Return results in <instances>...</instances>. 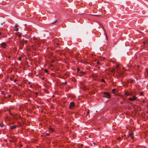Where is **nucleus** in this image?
Listing matches in <instances>:
<instances>
[{
    "mask_svg": "<svg viewBox=\"0 0 148 148\" xmlns=\"http://www.w3.org/2000/svg\"><path fill=\"white\" fill-rule=\"evenodd\" d=\"M91 15H92V16H98V15H93V14H91Z\"/></svg>",
    "mask_w": 148,
    "mask_h": 148,
    "instance_id": "obj_35",
    "label": "nucleus"
},
{
    "mask_svg": "<svg viewBox=\"0 0 148 148\" xmlns=\"http://www.w3.org/2000/svg\"><path fill=\"white\" fill-rule=\"evenodd\" d=\"M61 78L63 79H64V78Z\"/></svg>",
    "mask_w": 148,
    "mask_h": 148,
    "instance_id": "obj_50",
    "label": "nucleus"
},
{
    "mask_svg": "<svg viewBox=\"0 0 148 148\" xmlns=\"http://www.w3.org/2000/svg\"><path fill=\"white\" fill-rule=\"evenodd\" d=\"M137 99V97L136 96H133V97L132 98H128V100L131 101H133L134 100H136Z\"/></svg>",
    "mask_w": 148,
    "mask_h": 148,
    "instance_id": "obj_3",
    "label": "nucleus"
},
{
    "mask_svg": "<svg viewBox=\"0 0 148 148\" xmlns=\"http://www.w3.org/2000/svg\"><path fill=\"white\" fill-rule=\"evenodd\" d=\"M21 147H22L23 146L22 145H21Z\"/></svg>",
    "mask_w": 148,
    "mask_h": 148,
    "instance_id": "obj_48",
    "label": "nucleus"
},
{
    "mask_svg": "<svg viewBox=\"0 0 148 148\" xmlns=\"http://www.w3.org/2000/svg\"><path fill=\"white\" fill-rule=\"evenodd\" d=\"M143 103H145V101H144V100H143Z\"/></svg>",
    "mask_w": 148,
    "mask_h": 148,
    "instance_id": "obj_40",
    "label": "nucleus"
},
{
    "mask_svg": "<svg viewBox=\"0 0 148 148\" xmlns=\"http://www.w3.org/2000/svg\"><path fill=\"white\" fill-rule=\"evenodd\" d=\"M117 77H121L123 76V74L121 72H118V75H117Z\"/></svg>",
    "mask_w": 148,
    "mask_h": 148,
    "instance_id": "obj_7",
    "label": "nucleus"
},
{
    "mask_svg": "<svg viewBox=\"0 0 148 148\" xmlns=\"http://www.w3.org/2000/svg\"><path fill=\"white\" fill-rule=\"evenodd\" d=\"M116 90L115 88H114L112 90V92L113 93L115 94V93Z\"/></svg>",
    "mask_w": 148,
    "mask_h": 148,
    "instance_id": "obj_13",
    "label": "nucleus"
},
{
    "mask_svg": "<svg viewBox=\"0 0 148 148\" xmlns=\"http://www.w3.org/2000/svg\"><path fill=\"white\" fill-rule=\"evenodd\" d=\"M54 96L53 95V97H54Z\"/></svg>",
    "mask_w": 148,
    "mask_h": 148,
    "instance_id": "obj_53",
    "label": "nucleus"
},
{
    "mask_svg": "<svg viewBox=\"0 0 148 148\" xmlns=\"http://www.w3.org/2000/svg\"><path fill=\"white\" fill-rule=\"evenodd\" d=\"M104 95L103 97L107 98V99L110 98L111 97V95L108 92H104L103 93Z\"/></svg>",
    "mask_w": 148,
    "mask_h": 148,
    "instance_id": "obj_1",
    "label": "nucleus"
},
{
    "mask_svg": "<svg viewBox=\"0 0 148 148\" xmlns=\"http://www.w3.org/2000/svg\"><path fill=\"white\" fill-rule=\"evenodd\" d=\"M0 45H1V47L3 48H5L7 45L6 43L5 42H2L1 44Z\"/></svg>",
    "mask_w": 148,
    "mask_h": 148,
    "instance_id": "obj_5",
    "label": "nucleus"
},
{
    "mask_svg": "<svg viewBox=\"0 0 148 148\" xmlns=\"http://www.w3.org/2000/svg\"><path fill=\"white\" fill-rule=\"evenodd\" d=\"M97 64H99V61H97Z\"/></svg>",
    "mask_w": 148,
    "mask_h": 148,
    "instance_id": "obj_38",
    "label": "nucleus"
},
{
    "mask_svg": "<svg viewBox=\"0 0 148 148\" xmlns=\"http://www.w3.org/2000/svg\"><path fill=\"white\" fill-rule=\"evenodd\" d=\"M140 96H143V92H141L140 93Z\"/></svg>",
    "mask_w": 148,
    "mask_h": 148,
    "instance_id": "obj_21",
    "label": "nucleus"
},
{
    "mask_svg": "<svg viewBox=\"0 0 148 148\" xmlns=\"http://www.w3.org/2000/svg\"><path fill=\"white\" fill-rule=\"evenodd\" d=\"M16 81H17V80L16 79H15L14 80V82H16Z\"/></svg>",
    "mask_w": 148,
    "mask_h": 148,
    "instance_id": "obj_32",
    "label": "nucleus"
},
{
    "mask_svg": "<svg viewBox=\"0 0 148 148\" xmlns=\"http://www.w3.org/2000/svg\"><path fill=\"white\" fill-rule=\"evenodd\" d=\"M33 40H36V38L35 37H34Z\"/></svg>",
    "mask_w": 148,
    "mask_h": 148,
    "instance_id": "obj_28",
    "label": "nucleus"
},
{
    "mask_svg": "<svg viewBox=\"0 0 148 148\" xmlns=\"http://www.w3.org/2000/svg\"><path fill=\"white\" fill-rule=\"evenodd\" d=\"M38 76V75H36V76Z\"/></svg>",
    "mask_w": 148,
    "mask_h": 148,
    "instance_id": "obj_51",
    "label": "nucleus"
},
{
    "mask_svg": "<svg viewBox=\"0 0 148 148\" xmlns=\"http://www.w3.org/2000/svg\"><path fill=\"white\" fill-rule=\"evenodd\" d=\"M18 36L19 37H20L21 36V34H18Z\"/></svg>",
    "mask_w": 148,
    "mask_h": 148,
    "instance_id": "obj_24",
    "label": "nucleus"
},
{
    "mask_svg": "<svg viewBox=\"0 0 148 148\" xmlns=\"http://www.w3.org/2000/svg\"><path fill=\"white\" fill-rule=\"evenodd\" d=\"M37 43L38 44L39 46L40 43L39 42H38Z\"/></svg>",
    "mask_w": 148,
    "mask_h": 148,
    "instance_id": "obj_42",
    "label": "nucleus"
},
{
    "mask_svg": "<svg viewBox=\"0 0 148 148\" xmlns=\"http://www.w3.org/2000/svg\"><path fill=\"white\" fill-rule=\"evenodd\" d=\"M49 132L50 133H52L54 131V130L53 128H50L49 129Z\"/></svg>",
    "mask_w": 148,
    "mask_h": 148,
    "instance_id": "obj_8",
    "label": "nucleus"
},
{
    "mask_svg": "<svg viewBox=\"0 0 148 148\" xmlns=\"http://www.w3.org/2000/svg\"><path fill=\"white\" fill-rule=\"evenodd\" d=\"M50 135V134L49 133H46V136H49Z\"/></svg>",
    "mask_w": 148,
    "mask_h": 148,
    "instance_id": "obj_26",
    "label": "nucleus"
},
{
    "mask_svg": "<svg viewBox=\"0 0 148 148\" xmlns=\"http://www.w3.org/2000/svg\"><path fill=\"white\" fill-rule=\"evenodd\" d=\"M80 73H82V75H85L86 74V73L85 72H83L82 71H80Z\"/></svg>",
    "mask_w": 148,
    "mask_h": 148,
    "instance_id": "obj_14",
    "label": "nucleus"
},
{
    "mask_svg": "<svg viewBox=\"0 0 148 148\" xmlns=\"http://www.w3.org/2000/svg\"><path fill=\"white\" fill-rule=\"evenodd\" d=\"M18 25H16L15 26V28H16V27H18Z\"/></svg>",
    "mask_w": 148,
    "mask_h": 148,
    "instance_id": "obj_37",
    "label": "nucleus"
},
{
    "mask_svg": "<svg viewBox=\"0 0 148 148\" xmlns=\"http://www.w3.org/2000/svg\"><path fill=\"white\" fill-rule=\"evenodd\" d=\"M75 106V103L74 102H72L70 103L69 108L70 109H72V108Z\"/></svg>",
    "mask_w": 148,
    "mask_h": 148,
    "instance_id": "obj_2",
    "label": "nucleus"
},
{
    "mask_svg": "<svg viewBox=\"0 0 148 148\" xmlns=\"http://www.w3.org/2000/svg\"><path fill=\"white\" fill-rule=\"evenodd\" d=\"M89 111H88L87 112V114H89Z\"/></svg>",
    "mask_w": 148,
    "mask_h": 148,
    "instance_id": "obj_33",
    "label": "nucleus"
},
{
    "mask_svg": "<svg viewBox=\"0 0 148 148\" xmlns=\"http://www.w3.org/2000/svg\"><path fill=\"white\" fill-rule=\"evenodd\" d=\"M18 60H19V61L21 60H22L21 58L20 57H19L18 58Z\"/></svg>",
    "mask_w": 148,
    "mask_h": 148,
    "instance_id": "obj_23",
    "label": "nucleus"
},
{
    "mask_svg": "<svg viewBox=\"0 0 148 148\" xmlns=\"http://www.w3.org/2000/svg\"><path fill=\"white\" fill-rule=\"evenodd\" d=\"M1 32L0 31V36H1Z\"/></svg>",
    "mask_w": 148,
    "mask_h": 148,
    "instance_id": "obj_44",
    "label": "nucleus"
},
{
    "mask_svg": "<svg viewBox=\"0 0 148 148\" xmlns=\"http://www.w3.org/2000/svg\"><path fill=\"white\" fill-rule=\"evenodd\" d=\"M146 73L148 75V71L146 72Z\"/></svg>",
    "mask_w": 148,
    "mask_h": 148,
    "instance_id": "obj_43",
    "label": "nucleus"
},
{
    "mask_svg": "<svg viewBox=\"0 0 148 148\" xmlns=\"http://www.w3.org/2000/svg\"><path fill=\"white\" fill-rule=\"evenodd\" d=\"M31 82H28V84H31Z\"/></svg>",
    "mask_w": 148,
    "mask_h": 148,
    "instance_id": "obj_39",
    "label": "nucleus"
},
{
    "mask_svg": "<svg viewBox=\"0 0 148 148\" xmlns=\"http://www.w3.org/2000/svg\"><path fill=\"white\" fill-rule=\"evenodd\" d=\"M79 54L78 53H76L75 57L76 58H77L78 57Z\"/></svg>",
    "mask_w": 148,
    "mask_h": 148,
    "instance_id": "obj_16",
    "label": "nucleus"
},
{
    "mask_svg": "<svg viewBox=\"0 0 148 148\" xmlns=\"http://www.w3.org/2000/svg\"><path fill=\"white\" fill-rule=\"evenodd\" d=\"M35 94H36V95H37L38 94V92H35Z\"/></svg>",
    "mask_w": 148,
    "mask_h": 148,
    "instance_id": "obj_29",
    "label": "nucleus"
},
{
    "mask_svg": "<svg viewBox=\"0 0 148 148\" xmlns=\"http://www.w3.org/2000/svg\"><path fill=\"white\" fill-rule=\"evenodd\" d=\"M4 140V141H5V142H7V140H6V139H4V140Z\"/></svg>",
    "mask_w": 148,
    "mask_h": 148,
    "instance_id": "obj_30",
    "label": "nucleus"
},
{
    "mask_svg": "<svg viewBox=\"0 0 148 148\" xmlns=\"http://www.w3.org/2000/svg\"><path fill=\"white\" fill-rule=\"evenodd\" d=\"M20 119H21L22 118V117L21 116H20Z\"/></svg>",
    "mask_w": 148,
    "mask_h": 148,
    "instance_id": "obj_49",
    "label": "nucleus"
},
{
    "mask_svg": "<svg viewBox=\"0 0 148 148\" xmlns=\"http://www.w3.org/2000/svg\"><path fill=\"white\" fill-rule=\"evenodd\" d=\"M8 58L9 59H10V58H11V57L10 56H8Z\"/></svg>",
    "mask_w": 148,
    "mask_h": 148,
    "instance_id": "obj_34",
    "label": "nucleus"
},
{
    "mask_svg": "<svg viewBox=\"0 0 148 148\" xmlns=\"http://www.w3.org/2000/svg\"><path fill=\"white\" fill-rule=\"evenodd\" d=\"M128 137H130L132 139H134V135L133 133L131 132L127 136Z\"/></svg>",
    "mask_w": 148,
    "mask_h": 148,
    "instance_id": "obj_4",
    "label": "nucleus"
},
{
    "mask_svg": "<svg viewBox=\"0 0 148 148\" xmlns=\"http://www.w3.org/2000/svg\"><path fill=\"white\" fill-rule=\"evenodd\" d=\"M32 47H34L33 45H32Z\"/></svg>",
    "mask_w": 148,
    "mask_h": 148,
    "instance_id": "obj_52",
    "label": "nucleus"
},
{
    "mask_svg": "<svg viewBox=\"0 0 148 148\" xmlns=\"http://www.w3.org/2000/svg\"><path fill=\"white\" fill-rule=\"evenodd\" d=\"M135 80H133V79H130V80H129V82L131 83H132V84H133V83H134L135 82Z\"/></svg>",
    "mask_w": 148,
    "mask_h": 148,
    "instance_id": "obj_9",
    "label": "nucleus"
},
{
    "mask_svg": "<svg viewBox=\"0 0 148 148\" xmlns=\"http://www.w3.org/2000/svg\"><path fill=\"white\" fill-rule=\"evenodd\" d=\"M77 71L78 72H79V71H80V70H79V68H77Z\"/></svg>",
    "mask_w": 148,
    "mask_h": 148,
    "instance_id": "obj_27",
    "label": "nucleus"
},
{
    "mask_svg": "<svg viewBox=\"0 0 148 148\" xmlns=\"http://www.w3.org/2000/svg\"><path fill=\"white\" fill-rule=\"evenodd\" d=\"M33 50H35V49L34 48H33Z\"/></svg>",
    "mask_w": 148,
    "mask_h": 148,
    "instance_id": "obj_45",
    "label": "nucleus"
},
{
    "mask_svg": "<svg viewBox=\"0 0 148 148\" xmlns=\"http://www.w3.org/2000/svg\"><path fill=\"white\" fill-rule=\"evenodd\" d=\"M62 84H65V85H66L67 84V82H63Z\"/></svg>",
    "mask_w": 148,
    "mask_h": 148,
    "instance_id": "obj_25",
    "label": "nucleus"
},
{
    "mask_svg": "<svg viewBox=\"0 0 148 148\" xmlns=\"http://www.w3.org/2000/svg\"><path fill=\"white\" fill-rule=\"evenodd\" d=\"M44 71L45 73H48V70H47L46 69H45L44 70Z\"/></svg>",
    "mask_w": 148,
    "mask_h": 148,
    "instance_id": "obj_15",
    "label": "nucleus"
},
{
    "mask_svg": "<svg viewBox=\"0 0 148 148\" xmlns=\"http://www.w3.org/2000/svg\"><path fill=\"white\" fill-rule=\"evenodd\" d=\"M8 111L9 112V113L11 115H13V114H12V113L10 112V110H8Z\"/></svg>",
    "mask_w": 148,
    "mask_h": 148,
    "instance_id": "obj_18",
    "label": "nucleus"
},
{
    "mask_svg": "<svg viewBox=\"0 0 148 148\" xmlns=\"http://www.w3.org/2000/svg\"><path fill=\"white\" fill-rule=\"evenodd\" d=\"M14 30L16 31H18V29L17 27L15 28L14 29Z\"/></svg>",
    "mask_w": 148,
    "mask_h": 148,
    "instance_id": "obj_19",
    "label": "nucleus"
},
{
    "mask_svg": "<svg viewBox=\"0 0 148 148\" xmlns=\"http://www.w3.org/2000/svg\"><path fill=\"white\" fill-rule=\"evenodd\" d=\"M4 124H3V123H2V124H1L0 125V126H1V127H3V126H4Z\"/></svg>",
    "mask_w": 148,
    "mask_h": 148,
    "instance_id": "obj_17",
    "label": "nucleus"
},
{
    "mask_svg": "<svg viewBox=\"0 0 148 148\" xmlns=\"http://www.w3.org/2000/svg\"><path fill=\"white\" fill-rule=\"evenodd\" d=\"M101 82H103L104 83H105L106 82H105V80L104 79H101Z\"/></svg>",
    "mask_w": 148,
    "mask_h": 148,
    "instance_id": "obj_20",
    "label": "nucleus"
},
{
    "mask_svg": "<svg viewBox=\"0 0 148 148\" xmlns=\"http://www.w3.org/2000/svg\"><path fill=\"white\" fill-rule=\"evenodd\" d=\"M18 126L17 125H15L13 126H12L11 127L10 129L11 130H13L16 128L17 127H18Z\"/></svg>",
    "mask_w": 148,
    "mask_h": 148,
    "instance_id": "obj_6",
    "label": "nucleus"
},
{
    "mask_svg": "<svg viewBox=\"0 0 148 148\" xmlns=\"http://www.w3.org/2000/svg\"><path fill=\"white\" fill-rule=\"evenodd\" d=\"M4 23H4V22H3V23H2L1 24V25H3V24H4Z\"/></svg>",
    "mask_w": 148,
    "mask_h": 148,
    "instance_id": "obj_41",
    "label": "nucleus"
},
{
    "mask_svg": "<svg viewBox=\"0 0 148 148\" xmlns=\"http://www.w3.org/2000/svg\"><path fill=\"white\" fill-rule=\"evenodd\" d=\"M57 21V20H56L55 21H54V22H53L52 23H51L52 24H55V23H56Z\"/></svg>",
    "mask_w": 148,
    "mask_h": 148,
    "instance_id": "obj_22",
    "label": "nucleus"
},
{
    "mask_svg": "<svg viewBox=\"0 0 148 148\" xmlns=\"http://www.w3.org/2000/svg\"><path fill=\"white\" fill-rule=\"evenodd\" d=\"M23 43H25V44H26L27 43V40L23 39Z\"/></svg>",
    "mask_w": 148,
    "mask_h": 148,
    "instance_id": "obj_11",
    "label": "nucleus"
},
{
    "mask_svg": "<svg viewBox=\"0 0 148 148\" xmlns=\"http://www.w3.org/2000/svg\"><path fill=\"white\" fill-rule=\"evenodd\" d=\"M137 56H136V59H137Z\"/></svg>",
    "mask_w": 148,
    "mask_h": 148,
    "instance_id": "obj_46",
    "label": "nucleus"
},
{
    "mask_svg": "<svg viewBox=\"0 0 148 148\" xmlns=\"http://www.w3.org/2000/svg\"><path fill=\"white\" fill-rule=\"evenodd\" d=\"M106 38L107 40H108V37H107V35L106 33Z\"/></svg>",
    "mask_w": 148,
    "mask_h": 148,
    "instance_id": "obj_31",
    "label": "nucleus"
},
{
    "mask_svg": "<svg viewBox=\"0 0 148 148\" xmlns=\"http://www.w3.org/2000/svg\"><path fill=\"white\" fill-rule=\"evenodd\" d=\"M143 44L144 45H145V46L146 45H148V43L147 42H146L145 41H144V42H143Z\"/></svg>",
    "mask_w": 148,
    "mask_h": 148,
    "instance_id": "obj_12",
    "label": "nucleus"
},
{
    "mask_svg": "<svg viewBox=\"0 0 148 148\" xmlns=\"http://www.w3.org/2000/svg\"><path fill=\"white\" fill-rule=\"evenodd\" d=\"M98 68L99 69V68H100V66H98Z\"/></svg>",
    "mask_w": 148,
    "mask_h": 148,
    "instance_id": "obj_47",
    "label": "nucleus"
},
{
    "mask_svg": "<svg viewBox=\"0 0 148 148\" xmlns=\"http://www.w3.org/2000/svg\"><path fill=\"white\" fill-rule=\"evenodd\" d=\"M125 95L127 96H128L130 95L131 96H132V94H130L129 93H128V92H125Z\"/></svg>",
    "mask_w": 148,
    "mask_h": 148,
    "instance_id": "obj_10",
    "label": "nucleus"
},
{
    "mask_svg": "<svg viewBox=\"0 0 148 148\" xmlns=\"http://www.w3.org/2000/svg\"><path fill=\"white\" fill-rule=\"evenodd\" d=\"M11 97V95H8V97Z\"/></svg>",
    "mask_w": 148,
    "mask_h": 148,
    "instance_id": "obj_36",
    "label": "nucleus"
}]
</instances>
